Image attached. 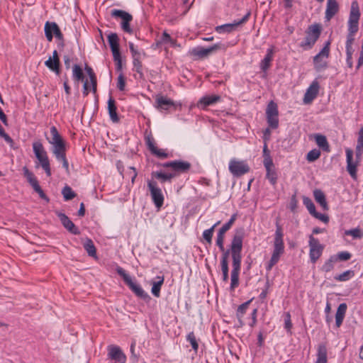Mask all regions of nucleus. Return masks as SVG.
Returning a JSON list of instances; mask_svg holds the SVG:
<instances>
[{
  "label": "nucleus",
  "mask_w": 363,
  "mask_h": 363,
  "mask_svg": "<svg viewBox=\"0 0 363 363\" xmlns=\"http://www.w3.org/2000/svg\"><path fill=\"white\" fill-rule=\"evenodd\" d=\"M23 176L26 178L28 182L31 185L34 191L38 194L39 196L42 199L46 201L47 202H49V198L46 196V194L41 189L40 186L39 185L38 181L37 180L34 174L32 172H30L27 168V167H23Z\"/></svg>",
  "instance_id": "nucleus-9"
},
{
  "label": "nucleus",
  "mask_w": 363,
  "mask_h": 363,
  "mask_svg": "<svg viewBox=\"0 0 363 363\" xmlns=\"http://www.w3.org/2000/svg\"><path fill=\"white\" fill-rule=\"evenodd\" d=\"M306 36L301 43V47L304 49H311L315 45L321 33V26L318 23L311 25L306 31Z\"/></svg>",
  "instance_id": "nucleus-6"
},
{
  "label": "nucleus",
  "mask_w": 363,
  "mask_h": 363,
  "mask_svg": "<svg viewBox=\"0 0 363 363\" xmlns=\"http://www.w3.org/2000/svg\"><path fill=\"white\" fill-rule=\"evenodd\" d=\"M57 217L61 221L62 225L66 228L69 233L73 235H79L80 231L78 228L74 224V223L63 213L57 212Z\"/></svg>",
  "instance_id": "nucleus-18"
},
{
  "label": "nucleus",
  "mask_w": 363,
  "mask_h": 363,
  "mask_svg": "<svg viewBox=\"0 0 363 363\" xmlns=\"http://www.w3.org/2000/svg\"><path fill=\"white\" fill-rule=\"evenodd\" d=\"M347 170L353 179H357V167L360 160L353 161V151L350 149L346 150Z\"/></svg>",
  "instance_id": "nucleus-17"
},
{
  "label": "nucleus",
  "mask_w": 363,
  "mask_h": 363,
  "mask_svg": "<svg viewBox=\"0 0 363 363\" xmlns=\"http://www.w3.org/2000/svg\"><path fill=\"white\" fill-rule=\"evenodd\" d=\"M360 15L358 2L357 1H352L348 20V33L347 35L345 45L347 56H352L354 52L352 44L354 41V35L357 33L359 29Z\"/></svg>",
  "instance_id": "nucleus-2"
},
{
  "label": "nucleus",
  "mask_w": 363,
  "mask_h": 363,
  "mask_svg": "<svg viewBox=\"0 0 363 363\" xmlns=\"http://www.w3.org/2000/svg\"><path fill=\"white\" fill-rule=\"evenodd\" d=\"M157 281H153L152 283V289H151V291H152V294L155 296V297H160V290H161V287L164 283V278L163 276H157Z\"/></svg>",
  "instance_id": "nucleus-33"
},
{
  "label": "nucleus",
  "mask_w": 363,
  "mask_h": 363,
  "mask_svg": "<svg viewBox=\"0 0 363 363\" xmlns=\"http://www.w3.org/2000/svg\"><path fill=\"white\" fill-rule=\"evenodd\" d=\"M213 227L210 228L209 229L205 230L203 232V239L209 244L212 242V238L213 235Z\"/></svg>",
  "instance_id": "nucleus-50"
},
{
  "label": "nucleus",
  "mask_w": 363,
  "mask_h": 363,
  "mask_svg": "<svg viewBox=\"0 0 363 363\" xmlns=\"http://www.w3.org/2000/svg\"><path fill=\"white\" fill-rule=\"evenodd\" d=\"M328 350L325 344H320L317 350V359L315 363H327Z\"/></svg>",
  "instance_id": "nucleus-30"
},
{
  "label": "nucleus",
  "mask_w": 363,
  "mask_h": 363,
  "mask_svg": "<svg viewBox=\"0 0 363 363\" xmlns=\"http://www.w3.org/2000/svg\"><path fill=\"white\" fill-rule=\"evenodd\" d=\"M335 256L337 258V260L347 261L351 258L352 255L349 252L344 251L338 252L337 255Z\"/></svg>",
  "instance_id": "nucleus-55"
},
{
  "label": "nucleus",
  "mask_w": 363,
  "mask_h": 363,
  "mask_svg": "<svg viewBox=\"0 0 363 363\" xmlns=\"http://www.w3.org/2000/svg\"><path fill=\"white\" fill-rule=\"evenodd\" d=\"M298 201L296 195H293L290 200L289 208L292 212H295L297 208Z\"/></svg>",
  "instance_id": "nucleus-60"
},
{
  "label": "nucleus",
  "mask_w": 363,
  "mask_h": 363,
  "mask_svg": "<svg viewBox=\"0 0 363 363\" xmlns=\"http://www.w3.org/2000/svg\"><path fill=\"white\" fill-rule=\"evenodd\" d=\"M45 65L47 67H48L50 70L55 72L56 74L59 75L60 73V63L54 61L52 60V57H49L48 60H47L45 62Z\"/></svg>",
  "instance_id": "nucleus-39"
},
{
  "label": "nucleus",
  "mask_w": 363,
  "mask_h": 363,
  "mask_svg": "<svg viewBox=\"0 0 363 363\" xmlns=\"http://www.w3.org/2000/svg\"><path fill=\"white\" fill-rule=\"evenodd\" d=\"M191 167L190 162L183 160H174L173 171L177 174L187 173Z\"/></svg>",
  "instance_id": "nucleus-22"
},
{
  "label": "nucleus",
  "mask_w": 363,
  "mask_h": 363,
  "mask_svg": "<svg viewBox=\"0 0 363 363\" xmlns=\"http://www.w3.org/2000/svg\"><path fill=\"white\" fill-rule=\"evenodd\" d=\"M125 86V78L123 73H121L118 77L117 88L120 91H123Z\"/></svg>",
  "instance_id": "nucleus-53"
},
{
  "label": "nucleus",
  "mask_w": 363,
  "mask_h": 363,
  "mask_svg": "<svg viewBox=\"0 0 363 363\" xmlns=\"http://www.w3.org/2000/svg\"><path fill=\"white\" fill-rule=\"evenodd\" d=\"M303 203L305 205V206L306 207V208L308 209V211H309L311 215H313V213H315V212L316 211L315 206L310 198L305 196H303Z\"/></svg>",
  "instance_id": "nucleus-45"
},
{
  "label": "nucleus",
  "mask_w": 363,
  "mask_h": 363,
  "mask_svg": "<svg viewBox=\"0 0 363 363\" xmlns=\"http://www.w3.org/2000/svg\"><path fill=\"white\" fill-rule=\"evenodd\" d=\"M186 340L191 344L192 349L195 352H197L199 349V344L194 332L189 333L186 336Z\"/></svg>",
  "instance_id": "nucleus-44"
},
{
  "label": "nucleus",
  "mask_w": 363,
  "mask_h": 363,
  "mask_svg": "<svg viewBox=\"0 0 363 363\" xmlns=\"http://www.w3.org/2000/svg\"><path fill=\"white\" fill-rule=\"evenodd\" d=\"M151 174L152 177L159 179L162 183L171 182L172 179L176 177L175 173H164L162 171L152 172Z\"/></svg>",
  "instance_id": "nucleus-28"
},
{
  "label": "nucleus",
  "mask_w": 363,
  "mask_h": 363,
  "mask_svg": "<svg viewBox=\"0 0 363 363\" xmlns=\"http://www.w3.org/2000/svg\"><path fill=\"white\" fill-rule=\"evenodd\" d=\"M83 246L84 250L86 251L87 254L90 257H96V250L93 241L91 239H86V241L84 242Z\"/></svg>",
  "instance_id": "nucleus-35"
},
{
  "label": "nucleus",
  "mask_w": 363,
  "mask_h": 363,
  "mask_svg": "<svg viewBox=\"0 0 363 363\" xmlns=\"http://www.w3.org/2000/svg\"><path fill=\"white\" fill-rule=\"evenodd\" d=\"M220 100V96L218 95H208L202 97L199 101V106L202 108L211 106L218 102Z\"/></svg>",
  "instance_id": "nucleus-24"
},
{
  "label": "nucleus",
  "mask_w": 363,
  "mask_h": 363,
  "mask_svg": "<svg viewBox=\"0 0 363 363\" xmlns=\"http://www.w3.org/2000/svg\"><path fill=\"white\" fill-rule=\"evenodd\" d=\"M319 85L317 82H313L309 88L306 90L304 97L303 103L308 104L312 102L315 99L318 94Z\"/></svg>",
  "instance_id": "nucleus-19"
},
{
  "label": "nucleus",
  "mask_w": 363,
  "mask_h": 363,
  "mask_svg": "<svg viewBox=\"0 0 363 363\" xmlns=\"http://www.w3.org/2000/svg\"><path fill=\"white\" fill-rule=\"evenodd\" d=\"M108 111L111 120L113 123H118L120 119L117 113L115 100L112 97H110L108 101Z\"/></svg>",
  "instance_id": "nucleus-25"
},
{
  "label": "nucleus",
  "mask_w": 363,
  "mask_h": 363,
  "mask_svg": "<svg viewBox=\"0 0 363 363\" xmlns=\"http://www.w3.org/2000/svg\"><path fill=\"white\" fill-rule=\"evenodd\" d=\"M284 233L281 226L278 222L276 223V231L274 234L273 252L272 257L266 265V270L269 272L272 267L279 261L281 256L284 252Z\"/></svg>",
  "instance_id": "nucleus-3"
},
{
  "label": "nucleus",
  "mask_w": 363,
  "mask_h": 363,
  "mask_svg": "<svg viewBox=\"0 0 363 363\" xmlns=\"http://www.w3.org/2000/svg\"><path fill=\"white\" fill-rule=\"evenodd\" d=\"M308 245L310 247L309 257L312 263H315L322 255L324 246L313 235L309 236Z\"/></svg>",
  "instance_id": "nucleus-8"
},
{
  "label": "nucleus",
  "mask_w": 363,
  "mask_h": 363,
  "mask_svg": "<svg viewBox=\"0 0 363 363\" xmlns=\"http://www.w3.org/2000/svg\"><path fill=\"white\" fill-rule=\"evenodd\" d=\"M33 150L35 157L40 162V166L46 173L47 176L51 175L50 161L43 144L40 141L33 143Z\"/></svg>",
  "instance_id": "nucleus-5"
},
{
  "label": "nucleus",
  "mask_w": 363,
  "mask_h": 363,
  "mask_svg": "<svg viewBox=\"0 0 363 363\" xmlns=\"http://www.w3.org/2000/svg\"><path fill=\"white\" fill-rule=\"evenodd\" d=\"M279 111L277 104L271 101L266 108L267 121L269 126L272 129H276L279 126Z\"/></svg>",
  "instance_id": "nucleus-7"
},
{
  "label": "nucleus",
  "mask_w": 363,
  "mask_h": 363,
  "mask_svg": "<svg viewBox=\"0 0 363 363\" xmlns=\"http://www.w3.org/2000/svg\"><path fill=\"white\" fill-rule=\"evenodd\" d=\"M172 38L166 31H164L162 35V42L164 43H168L172 41Z\"/></svg>",
  "instance_id": "nucleus-64"
},
{
  "label": "nucleus",
  "mask_w": 363,
  "mask_h": 363,
  "mask_svg": "<svg viewBox=\"0 0 363 363\" xmlns=\"http://www.w3.org/2000/svg\"><path fill=\"white\" fill-rule=\"evenodd\" d=\"M111 16L114 18H120L122 19V21H125V19H128L132 18V15L129 13L119 9H113L111 11Z\"/></svg>",
  "instance_id": "nucleus-40"
},
{
  "label": "nucleus",
  "mask_w": 363,
  "mask_h": 363,
  "mask_svg": "<svg viewBox=\"0 0 363 363\" xmlns=\"http://www.w3.org/2000/svg\"><path fill=\"white\" fill-rule=\"evenodd\" d=\"M337 261V258L335 256H330V258L325 262L321 267V270L325 272L332 271L334 268V263Z\"/></svg>",
  "instance_id": "nucleus-37"
},
{
  "label": "nucleus",
  "mask_w": 363,
  "mask_h": 363,
  "mask_svg": "<svg viewBox=\"0 0 363 363\" xmlns=\"http://www.w3.org/2000/svg\"><path fill=\"white\" fill-rule=\"evenodd\" d=\"M339 11V5L336 0H328L325 10V19L330 21Z\"/></svg>",
  "instance_id": "nucleus-21"
},
{
  "label": "nucleus",
  "mask_w": 363,
  "mask_h": 363,
  "mask_svg": "<svg viewBox=\"0 0 363 363\" xmlns=\"http://www.w3.org/2000/svg\"><path fill=\"white\" fill-rule=\"evenodd\" d=\"M252 301V299L242 303L238 308L236 315L237 317H243V315L246 313L249 304Z\"/></svg>",
  "instance_id": "nucleus-48"
},
{
  "label": "nucleus",
  "mask_w": 363,
  "mask_h": 363,
  "mask_svg": "<svg viewBox=\"0 0 363 363\" xmlns=\"http://www.w3.org/2000/svg\"><path fill=\"white\" fill-rule=\"evenodd\" d=\"M72 76L75 82H79V81H84V75L83 70L79 65H74L72 67Z\"/></svg>",
  "instance_id": "nucleus-36"
},
{
  "label": "nucleus",
  "mask_w": 363,
  "mask_h": 363,
  "mask_svg": "<svg viewBox=\"0 0 363 363\" xmlns=\"http://www.w3.org/2000/svg\"><path fill=\"white\" fill-rule=\"evenodd\" d=\"M156 103V107L161 111H167L170 109L172 107H174L175 106L174 102L172 99L164 97L163 96H157Z\"/></svg>",
  "instance_id": "nucleus-20"
},
{
  "label": "nucleus",
  "mask_w": 363,
  "mask_h": 363,
  "mask_svg": "<svg viewBox=\"0 0 363 363\" xmlns=\"http://www.w3.org/2000/svg\"><path fill=\"white\" fill-rule=\"evenodd\" d=\"M274 50L272 48L267 49V54L260 63V68L262 71L267 70L270 67L271 61L273 59Z\"/></svg>",
  "instance_id": "nucleus-31"
},
{
  "label": "nucleus",
  "mask_w": 363,
  "mask_h": 363,
  "mask_svg": "<svg viewBox=\"0 0 363 363\" xmlns=\"http://www.w3.org/2000/svg\"><path fill=\"white\" fill-rule=\"evenodd\" d=\"M347 235H351L354 238L360 239L363 237V231L359 228H353L345 231Z\"/></svg>",
  "instance_id": "nucleus-47"
},
{
  "label": "nucleus",
  "mask_w": 363,
  "mask_h": 363,
  "mask_svg": "<svg viewBox=\"0 0 363 363\" xmlns=\"http://www.w3.org/2000/svg\"><path fill=\"white\" fill-rule=\"evenodd\" d=\"M50 134L51 138H48V140L49 143H50L52 145H55L65 141L60 134L58 133V130L55 126H52L50 128Z\"/></svg>",
  "instance_id": "nucleus-32"
},
{
  "label": "nucleus",
  "mask_w": 363,
  "mask_h": 363,
  "mask_svg": "<svg viewBox=\"0 0 363 363\" xmlns=\"http://www.w3.org/2000/svg\"><path fill=\"white\" fill-rule=\"evenodd\" d=\"M133 17L128 19H125V21L121 22V28L126 33H132L133 30L130 26V22L132 21Z\"/></svg>",
  "instance_id": "nucleus-51"
},
{
  "label": "nucleus",
  "mask_w": 363,
  "mask_h": 363,
  "mask_svg": "<svg viewBox=\"0 0 363 363\" xmlns=\"http://www.w3.org/2000/svg\"><path fill=\"white\" fill-rule=\"evenodd\" d=\"M354 276L353 270H347L343 273L334 277V279L337 281H346L352 279Z\"/></svg>",
  "instance_id": "nucleus-38"
},
{
  "label": "nucleus",
  "mask_w": 363,
  "mask_h": 363,
  "mask_svg": "<svg viewBox=\"0 0 363 363\" xmlns=\"http://www.w3.org/2000/svg\"><path fill=\"white\" fill-rule=\"evenodd\" d=\"M313 196L317 203H318L324 211L328 210V205L326 201L325 195L320 189H315L313 191Z\"/></svg>",
  "instance_id": "nucleus-27"
},
{
  "label": "nucleus",
  "mask_w": 363,
  "mask_h": 363,
  "mask_svg": "<svg viewBox=\"0 0 363 363\" xmlns=\"http://www.w3.org/2000/svg\"><path fill=\"white\" fill-rule=\"evenodd\" d=\"M44 30L45 37L49 42L52 40L53 35H55L58 40H62L63 34L55 22L47 21L45 24Z\"/></svg>",
  "instance_id": "nucleus-14"
},
{
  "label": "nucleus",
  "mask_w": 363,
  "mask_h": 363,
  "mask_svg": "<svg viewBox=\"0 0 363 363\" xmlns=\"http://www.w3.org/2000/svg\"><path fill=\"white\" fill-rule=\"evenodd\" d=\"M245 231L243 228L237 229L232 238L230 247L220 250L222 253L220 261L228 262L229 256L232 257V271L230 275L231 291L239 286V274L241 269L242 242Z\"/></svg>",
  "instance_id": "nucleus-1"
},
{
  "label": "nucleus",
  "mask_w": 363,
  "mask_h": 363,
  "mask_svg": "<svg viewBox=\"0 0 363 363\" xmlns=\"http://www.w3.org/2000/svg\"><path fill=\"white\" fill-rule=\"evenodd\" d=\"M224 238L225 235L218 232L216 238V245L218 247L220 250H224Z\"/></svg>",
  "instance_id": "nucleus-52"
},
{
  "label": "nucleus",
  "mask_w": 363,
  "mask_h": 363,
  "mask_svg": "<svg viewBox=\"0 0 363 363\" xmlns=\"http://www.w3.org/2000/svg\"><path fill=\"white\" fill-rule=\"evenodd\" d=\"M108 40L113 55L121 53L119 46V38L118 35L115 33L109 34L108 36Z\"/></svg>",
  "instance_id": "nucleus-23"
},
{
  "label": "nucleus",
  "mask_w": 363,
  "mask_h": 363,
  "mask_svg": "<svg viewBox=\"0 0 363 363\" xmlns=\"http://www.w3.org/2000/svg\"><path fill=\"white\" fill-rule=\"evenodd\" d=\"M62 194L65 201H69L74 199L77 194L69 186H65L62 190Z\"/></svg>",
  "instance_id": "nucleus-41"
},
{
  "label": "nucleus",
  "mask_w": 363,
  "mask_h": 363,
  "mask_svg": "<svg viewBox=\"0 0 363 363\" xmlns=\"http://www.w3.org/2000/svg\"><path fill=\"white\" fill-rule=\"evenodd\" d=\"M251 15L250 11H248L240 20L234 21L232 23H226L216 27V30L218 33H231L235 30L238 26L247 22Z\"/></svg>",
  "instance_id": "nucleus-15"
},
{
  "label": "nucleus",
  "mask_w": 363,
  "mask_h": 363,
  "mask_svg": "<svg viewBox=\"0 0 363 363\" xmlns=\"http://www.w3.org/2000/svg\"><path fill=\"white\" fill-rule=\"evenodd\" d=\"M347 308V306L345 303H342L339 305L335 314V325L337 328H340L342 325L345 315Z\"/></svg>",
  "instance_id": "nucleus-26"
},
{
  "label": "nucleus",
  "mask_w": 363,
  "mask_h": 363,
  "mask_svg": "<svg viewBox=\"0 0 363 363\" xmlns=\"http://www.w3.org/2000/svg\"><path fill=\"white\" fill-rule=\"evenodd\" d=\"M145 139L146 145L152 155H155V156L160 159H165L168 157V154L166 153L164 150L158 149L155 146L154 143V138L151 135L145 136Z\"/></svg>",
  "instance_id": "nucleus-16"
},
{
  "label": "nucleus",
  "mask_w": 363,
  "mask_h": 363,
  "mask_svg": "<svg viewBox=\"0 0 363 363\" xmlns=\"http://www.w3.org/2000/svg\"><path fill=\"white\" fill-rule=\"evenodd\" d=\"M323 57H321L318 60H315V57H313L314 67L316 71H320L327 67V62L323 60Z\"/></svg>",
  "instance_id": "nucleus-49"
},
{
  "label": "nucleus",
  "mask_w": 363,
  "mask_h": 363,
  "mask_svg": "<svg viewBox=\"0 0 363 363\" xmlns=\"http://www.w3.org/2000/svg\"><path fill=\"white\" fill-rule=\"evenodd\" d=\"M266 178L269 181V182L272 185H275L277 182V175L274 167L266 169Z\"/></svg>",
  "instance_id": "nucleus-43"
},
{
  "label": "nucleus",
  "mask_w": 363,
  "mask_h": 363,
  "mask_svg": "<svg viewBox=\"0 0 363 363\" xmlns=\"http://www.w3.org/2000/svg\"><path fill=\"white\" fill-rule=\"evenodd\" d=\"M229 171L236 177H239L250 172V167L245 161L232 159L229 162Z\"/></svg>",
  "instance_id": "nucleus-10"
},
{
  "label": "nucleus",
  "mask_w": 363,
  "mask_h": 363,
  "mask_svg": "<svg viewBox=\"0 0 363 363\" xmlns=\"http://www.w3.org/2000/svg\"><path fill=\"white\" fill-rule=\"evenodd\" d=\"M223 47L221 43H217L206 48L203 47H196L190 50V55L199 59H203L220 50Z\"/></svg>",
  "instance_id": "nucleus-11"
},
{
  "label": "nucleus",
  "mask_w": 363,
  "mask_h": 363,
  "mask_svg": "<svg viewBox=\"0 0 363 363\" xmlns=\"http://www.w3.org/2000/svg\"><path fill=\"white\" fill-rule=\"evenodd\" d=\"M58 161L62 162V167L67 170H69V163L66 158V155H62V157H59L56 158Z\"/></svg>",
  "instance_id": "nucleus-63"
},
{
  "label": "nucleus",
  "mask_w": 363,
  "mask_h": 363,
  "mask_svg": "<svg viewBox=\"0 0 363 363\" xmlns=\"http://www.w3.org/2000/svg\"><path fill=\"white\" fill-rule=\"evenodd\" d=\"M312 216L315 218L324 222L325 223H327L329 221V218L327 215L318 213L316 211Z\"/></svg>",
  "instance_id": "nucleus-59"
},
{
  "label": "nucleus",
  "mask_w": 363,
  "mask_h": 363,
  "mask_svg": "<svg viewBox=\"0 0 363 363\" xmlns=\"http://www.w3.org/2000/svg\"><path fill=\"white\" fill-rule=\"evenodd\" d=\"M292 323L291 320V314L289 312H286L285 313V318H284V328L286 330L290 331L292 328Z\"/></svg>",
  "instance_id": "nucleus-56"
},
{
  "label": "nucleus",
  "mask_w": 363,
  "mask_h": 363,
  "mask_svg": "<svg viewBox=\"0 0 363 363\" xmlns=\"http://www.w3.org/2000/svg\"><path fill=\"white\" fill-rule=\"evenodd\" d=\"M320 154H321V152L319 150L313 149L308 152V154L306 155V160L309 162H313L320 157Z\"/></svg>",
  "instance_id": "nucleus-46"
},
{
  "label": "nucleus",
  "mask_w": 363,
  "mask_h": 363,
  "mask_svg": "<svg viewBox=\"0 0 363 363\" xmlns=\"http://www.w3.org/2000/svg\"><path fill=\"white\" fill-rule=\"evenodd\" d=\"M129 48L133 58L140 57V52L135 48L134 44L133 43H129Z\"/></svg>",
  "instance_id": "nucleus-62"
},
{
  "label": "nucleus",
  "mask_w": 363,
  "mask_h": 363,
  "mask_svg": "<svg viewBox=\"0 0 363 363\" xmlns=\"http://www.w3.org/2000/svg\"><path fill=\"white\" fill-rule=\"evenodd\" d=\"M330 42L328 40L325 43L324 47L319 52V53L315 56V60H318V59H320L321 57L328 58L329 56V53H330Z\"/></svg>",
  "instance_id": "nucleus-42"
},
{
  "label": "nucleus",
  "mask_w": 363,
  "mask_h": 363,
  "mask_svg": "<svg viewBox=\"0 0 363 363\" xmlns=\"http://www.w3.org/2000/svg\"><path fill=\"white\" fill-rule=\"evenodd\" d=\"M147 186L155 206L157 208L162 207L164 203V196L162 190L157 186V183L154 181H148Z\"/></svg>",
  "instance_id": "nucleus-13"
},
{
  "label": "nucleus",
  "mask_w": 363,
  "mask_h": 363,
  "mask_svg": "<svg viewBox=\"0 0 363 363\" xmlns=\"http://www.w3.org/2000/svg\"><path fill=\"white\" fill-rule=\"evenodd\" d=\"M362 153H363V142L357 141V146H356V151H355V155H356L355 156H356V159L357 160H361Z\"/></svg>",
  "instance_id": "nucleus-57"
},
{
  "label": "nucleus",
  "mask_w": 363,
  "mask_h": 363,
  "mask_svg": "<svg viewBox=\"0 0 363 363\" xmlns=\"http://www.w3.org/2000/svg\"><path fill=\"white\" fill-rule=\"evenodd\" d=\"M263 164L266 169L274 168V163L271 157H265Z\"/></svg>",
  "instance_id": "nucleus-61"
},
{
  "label": "nucleus",
  "mask_w": 363,
  "mask_h": 363,
  "mask_svg": "<svg viewBox=\"0 0 363 363\" xmlns=\"http://www.w3.org/2000/svg\"><path fill=\"white\" fill-rule=\"evenodd\" d=\"M113 60L116 62V69L117 72L122 70V59L121 53L113 55Z\"/></svg>",
  "instance_id": "nucleus-54"
},
{
  "label": "nucleus",
  "mask_w": 363,
  "mask_h": 363,
  "mask_svg": "<svg viewBox=\"0 0 363 363\" xmlns=\"http://www.w3.org/2000/svg\"><path fill=\"white\" fill-rule=\"evenodd\" d=\"M52 151L56 158H57L59 157H62L64 155H66L65 141H64L61 143H58L55 145H52Z\"/></svg>",
  "instance_id": "nucleus-34"
},
{
  "label": "nucleus",
  "mask_w": 363,
  "mask_h": 363,
  "mask_svg": "<svg viewBox=\"0 0 363 363\" xmlns=\"http://www.w3.org/2000/svg\"><path fill=\"white\" fill-rule=\"evenodd\" d=\"M314 139L318 146L323 151L330 152V145L325 135L322 134H315Z\"/></svg>",
  "instance_id": "nucleus-29"
},
{
  "label": "nucleus",
  "mask_w": 363,
  "mask_h": 363,
  "mask_svg": "<svg viewBox=\"0 0 363 363\" xmlns=\"http://www.w3.org/2000/svg\"><path fill=\"white\" fill-rule=\"evenodd\" d=\"M116 272L123 278L125 284L135 294L136 296L143 299L147 303L151 300V297L148 295V294L143 290L140 284L133 281L131 277L122 267H118L116 268Z\"/></svg>",
  "instance_id": "nucleus-4"
},
{
  "label": "nucleus",
  "mask_w": 363,
  "mask_h": 363,
  "mask_svg": "<svg viewBox=\"0 0 363 363\" xmlns=\"http://www.w3.org/2000/svg\"><path fill=\"white\" fill-rule=\"evenodd\" d=\"M108 359L113 362V363H125L126 356L122 351L121 348L116 345H110L107 347Z\"/></svg>",
  "instance_id": "nucleus-12"
},
{
  "label": "nucleus",
  "mask_w": 363,
  "mask_h": 363,
  "mask_svg": "<svg viewBox=\"0 0 363 363\" xmlns=\"http://www.w3.org/2000/svg\"><path fill=\"white\" fill-rule=\"evenodd\" d=\"M133 65L135 72H140V69H143V65L140 57L133 58Z\"/></svg>",
  "instance_id": "nucleus-58"
}]
</instances>
